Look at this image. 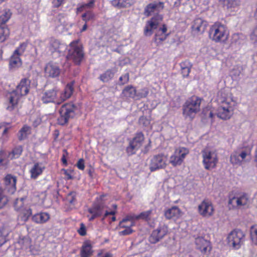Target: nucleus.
<instances>
[{"label": "nucleus", "instance_id": "obj_51", "mask_svg": "<svg viewBox=\"0 0 257 257\" xmlns=\"http://www.w3.org/2000/svg\"><path fill=\"white\" fill-rule=\"evenodd\" d=\"M124 220L123 225H130L132 222H135V215L132 214L127 215L121 221Z\"/></svg>", "mask_w": 257, "mask_h": 257}, {"label": "nucleus", "instance_id": "obj_60", "mask_svg": "<svg viewBox=\"0 0 257 257\" xmlns=\"http://www.w3.org/2000/svg\"><path fill=\"white\" fill-rule=\"evenodd\" d=\"M76 166L80 170H84L85 168V162L83 158L78 160Z\"/></svg>", "mask_w": 257, "mask_h": 257}, {"label": "nucleus", "instance_id": "obj_46", "mask_svg": "<svg viewBox=\"0 0 257 257\" xmlns=\"http://www.w3.org/2000/svg\"><path fill=\"white\" fill-rule=\"evenodd\" d=\"M139 124L140 127H149L150 126V120L146 117L141 116L139 120Z\"/></svg>", "mask_w": 257, "mask_h": 257}, {"label": "nucleus", "instance_id": "obj_41", "mask_svg": "<svg viewBox=\"0 0 257 257\" xmlns=\"http://www.w3.org/2000/svg\"><path fill=\"white\" fill-rule=\"evenodd\" d=\"M181 67L182 74L183 77L188 76L191 69V65L188 61L182 62L180 64Z\"/></svg>", "mask_w": 257, "mask_h": 257}, {"label": "nucleus", "instance_id": "obj_11", "mask_svg": "<svg viewBox=\"0 0 257 257\" xmlns=\"http://www.w3.org/2000/svg\"><path fill=\"white\" fill-rule=\"evenodd\" d=\"M203 164L206 170H211L216 167L218 162L217 154L212 151L204 150L202 151Z\"/></svg>", "mask_w": 257, "mask_h": 257}, {"label": "nucleus", "instance_id": "obj_1", "mask_svg": "<svg viewBox=\"0 0 257 257\" xmlns=\"http://www.w3.org/2000/svg\"><path fill=\"white\" fill-rule=\"evenodd\" d=\"M74 82H71L66 86L64 92L61 94V101H55L57 95V91L54 88L45 92L42 97V100L44 103L55 102L59 104L61 102L69 98L73 91Z\"/></svg>", "mask_w": 257, "mask_h": 257}, {"label": "nucleus", "instance_id": "obj_19", "mask_svg": "<svg viewBox=\"0 0 257 257\" xmlns=\"http://www.w3.org/2000/svg\"><path fill=\"white\" fill-rule=\"evenodd\" d=\"M17 177L11 174H7L4 179L5 189L11 194H14L16 190Z\"/></svg>", "mask_w": 257, "mask_h": 257}, {"label": "nucleus", "instance_id": "obj_54", "mask_svg": "<svg viewBox=\"0 0 257 257\" xmlns=\"http://www.w3.org/2000/svg\"><path fill=\"white\" fill-rule=\"evenodd\" d=\"M7 154L3 150H0V167L5 166L6 163H5L6 160Z\"/></svg>", "mask_w": 257, "mask_h": 257}, {"label": "nucleus", "instance_id": "obj_13", "mask_svg": "<svg viewBox=\"0 0 257 257\" xmlns=\"http://www.w3.org/2000/svg\"><path fill=\"white\" fill-rule=\"evenodd\" d=\"M163 21V16L157 14L153 17L150 20L147 22L144 28V34L145 36H151L153 31L157 29L159 25Z\"/></svg>", "mask_w": 257, "mask_h": 257}, {"label": "nucleus", "instance_id": "obj_64", "mask_svg": "<svg viewBox=\"0 0 257 257\" xmlns=\"http://www.w3.org/2000/svg\"><path fill=\"white\" fill-rule=\"evenodd\" d=\"M12 127L11 125V123H9V122H2L1 124H0V128H6V129H7V128H11V127Z\"/></svg>", "mask_w": 257, "mask_h": 257}, {"label": "nucleus", "instance_id": "obj_39", "mask_svg": "<svg viewBox=\"0 0 257 257\" xmlns=\"http://www.w3.org/2000/svg\"><path fill=\"white\" fill-rule=\"evenodd\" d=\"M114 73L115 72L111 69H108L100 75L99 78L103 82H107L113 77Z\"/></svg>", "mask_w": 257, "mask_h": 257}, {"label": "nucleus", "instance_id": "obj_5", "mask_svg": "<svg viewBox=\"0 0 257 257\" xmlns=\"http://www.w3.org/2000/svg\"><path fill=\"white\" fill-rule=\"evenodd\" d=\"M68 49V53L66 59L72 60L76 65L80 64L83 58L84 53L82 47L78 44V41H74L71 42Z\"/></svg>", "mask_w": 257, "mask_h": 257}, {"label": "nucleus", "instance_id": "obj_58", "mask_svg": "<svg viewBox=\"0 0 257 257\" xmlns=\"http://www.w3.org/2000/svg\"><path fill=\"white\" fill-rule=\"evenodd\" d=\"M120 84L123 85L128 82L129 80V74L125 73L124 75L120 76L119 79Z\"/></svg>", "mask_w": 257, "mask_h": 257}, {"label": "nucleus", "instance_id": "obj_14", "mask_svg": "<svg viewBox=\"0 0 257 257\" xmlns=\"http://www.w3.org/2000/svg\"><path fill=\"white\" fill-rule=\"evenodd\" d=\"M168 227L163 224L160 225L156 229L153 230L149 237V241L155 244L161 240L168 233Z\"/></svg>", "mask_w": 257, "mask_h": 257}, {"label": "nucleus", "instance_id": "obj_50", "mask_svg": "<svg viewBox=\"0 0 257 257\" xmlns=\"http://www.w3.org/2000/svg\"><path fill=\"white\" fill-rule=\"evenodd\" d=\"M227 7L232 8L239 5V0H222Z\"/></svg>", "mask_w": 257, "mask_h": 257}, {"label": "nucleus", "instance_id": "obj_63", "mask_svg": "<svg viewBox=\"0 0 257 257\" xmlns=\"http://www.w3.org/2000/svg\"><path fill=\"white\" fill-rule=\"evenodd\" d=\"M116 210H113V211H106L103 216L102 219L104 220L109 215H111L114 216L115 214H116Z\"/></svg>", "mask_w": 257, "mask_h": 257}, {"label": "nucleus", "instance_id": "obj_9", "mask_svg": "<svg viewBox=\"0 0 257 257\" xmlns=\"http://www.w3.org/2000/svg\"><path fill=\"white\" fill-rule=\"evenodd\" d=\"M235 102L230 98H226L222 101V105L218 107L217 116L222 119L229 118L232 114Z\"/></svg>", "mask_w": 257, "mask_h": 257}, {"label": "nucleus", "instance_id": "obj_29", "mask_svg": "<svg viewBox=\"0 0 257 257\" xmlns=\"http://www.w3.org/2000/svg\"><path fill=\"white\" fill-rule=\"evenodd\" d=\"M124 220L120 221L119 222L118 226L116 227V228L119 229L120 228H124L123 230L120 231L118 232V235L120 236H125L131 234L134 232L133 229H132V227L135 226V222H132L130 225H123V222H124Z\"/></svg>", "mask_w": 257, "mask_h": 257}, {"label": "nucleus", "instance_id": "obj_24", "mask_svg": "<svg viewBox=\"0 0 257 257\" xmlns=\"http://www.w3.org/2000/svg\"><path fill=\"white\" fill-rule=\"evenodd\" d=\"M164 8V4L162 2L153 3L148 5L145 8L144 15L146 17H149L152 13L158 12L159 9H163Z\"/></svg>", "mask_w": 257, "mask_h": 257}, {"label": "nucleus", "instance_id": "obj_35", "mask_svg": "<svg viewBox=\"0 0 257 257\" xmlns=\"http://www.w3.org/2000/svg\"><path fill=\"white\" fill-rule=\"evenodd\" d=\"M19 212L20 213L19 216L21 218V219L25 221H27L32 214V209L27 206L24 208L20 211H19Z\"/></svg>", "mask_w": 257, "mask_h": 257}, {"label": "nucleus", "instance_id": "obj_32", "mask_svg": "<svg viewBox=\"0 0 257 257\" xmlns=\"http://www.w3.org/2000/svg\"><path fill=\"white\" fill-rule=\"evenodd\" d=\"M181 210L177 206H173L165 211L164 215L166 218H178L180 216Z\"/></svg>", "mask_w": 257, "mask_h": 257}, {"label": "nucleus", "instance_id": "obj_43", "mask_svg": "<svg viewBox=\"0 0 257 257\" xmlns=\"http://www.w3.org/2000/svg\"><path fill=\"white\" fill-rule=\"evenodd\" d=\"M237 154V156H238L240 159L241 162H245L246 158L248 157L250 158V151H246V150H237L235 151Z\"/></svg>", "mask_w": 257, "mask_h": 257}, {"label": "nucleus", "instance_id": "obj_48", "mask_svg": "<svg viewBox=\"0 0 257 257\" xmlns=\"http://www.w3.org/2000/svg\"><path fill=\"white\" fill-rule=\"evenodd\" d=\"M250 237L252 241L257 244V225H253L250 228Z\"/></svg>", "mask_w": 257, "mask_h": 257}, {"label": "nucleus", "instance_id": "obj_16", "mask_svg": "<svg viewBox=\"0 0 257 257\" xmlns=\"http://www.w3.org/2000/svg\"><path fill=\"white\" fill-rule=\"evenodd\" d=\"M198 211L202 217L209 218L213 215L214 208L210 201L208 199H204L198 205Z\"/></svg>", "mask_w": 257, "mask_h": 257}, {"label": "nucleus", "instance_id": "obj_20", "mask_svg": "<svg viewBox=\"0 0 257 257\" xmlns=\"http://www.w3.org/2000/svg\"><path fill=\"white\" fill-rule=\"evenodd\" d=\"M31 81L27 78L22 79L19 84L17 86L15 91L17 92L20 96L26 95L29 92Z\"/></svg>", "mask_w": 257, "mask_h": 257}, {"label": "nucleus", "instance_id": "obj_44", "mask_svg": "<svg viewBox=\"0 0 257 257\" xmlns=\"http://www.w3.org/2000/svg\"><path fill=\"white\" fill-rule=\"evenodd\" d=\"M18 243L22 249H27L31 245V240L28 237H24L19 240Z\"/></svg>", "mask_w": 257, "mask_h": 257}, {"label": "nucleus", "instance_id": "obj_28", "mask_svg": "<svg viewBox=\"0 0 257 257\" xmlns=\"http://www.w3.org/2000/svg\"><path fill=\"white\" fill-rule=\"evenodd\" d=\"M21 96L15 90L13 91L8 95L9 100V105L7 109L9 110H12L18 104Z\"/></svg>", "mask_w": 257, "mask_h": 257}, {"label": "nucleus", "instance_id": "obj_53", "mask_svg": "<svg viewBox=\"0 0 257 257\" xmlns=\"http://www.w3.org/2000/svg\"><path fill=\"white\" fill-rule=\"evenodd\" d=\"M94 3V0H90V1L85 4L82 5L81 7L78 8L77 9V12H81L83 11V10L85 8H90L93 7Z\"/></svg>", "mask_w": 257, "mask_h": 257}, {"label": "nucleus", "instance_id": "obj_40", "mask_svg": "<svg viewBox=\"0 0 257 257\" xmlns=\"http://www.w3.org/2000/svg\"><path fill=\"white\" fill-rule=\"evenodd\" d=\"M10 34V30L7 26H0V42H4Z\"/></svg>", "mask_w": 257, "mask_h": 257}, {"label": "nucleus", "instance_id": "obj_45", "mask_svg": "<svg viewBox=\"0 0 257 257\" xmlns=\"http://www.w3.org/2000/svg\"><path fill=\"white\" fill-rule=\"evenodd\" d=\"M240 160V158L237 156V154L235 151L230 155V162L233 165H240L242 163Z\"/></svg>", "mask_w": 257, "mask_h": 257}, {"label": "nucleus", "instance_id": "obj_25", "mask_svg": "<svg viewBox=\"0 0 257 257\" xmlns=\"http://www.w3.org/2000/svg\"><path fill=\"white\" fill-rule=\"evenodd\" d=\"M45 72L49 77H56L59 75L60 69L57 64L49 63L45 67Z\"/></svg>", "mask_w": 257, "mask_h": 257}, {"label": "nucleus", "instance_id": "obj_4", "mask_svg": "<svg viewBox=\"0 0 257 257\" xmlns=\"http://www.w3.org/2000/svg\"><path fill=\"white\" fill-rule=\"evenodd\" d=\"M249 198L245 193L238 194L235 196L230 195L227 206L229 210H239L247 207Z\"/></svg>", "mask_w": 257, "mask_h": 257}, {"label": "nucleus", "instance_id": "obj_57", "mask_svg": "<svg viewBox=\"0 0 257 257\" xmlns=\"http://www.w3.org/2000/svg\"><path fill=\"white\" fill-rule=\"evenodd\" d=\"M78 234L81 236H85L86 234V228L83 223H81L80 228L77 230Z\"/></svg>", "mask_w": 257, "mask_h": 257}, {"label": "nucleus", "instance_id": "obj_36", "mask_svg": "<svg viewBox=\"0 0 257 257\" xmlns=\"http://www.w3.org/2000/svg\"><path fill=\"white\" fill-rule=\"evenodd\" d=\"M153 209H150L146 211L141 212L138 215H135V220L142 219L146 221H150L153 215Z\"/></svg>", "mask_w": 257, "mask_h": 257}, {"label": "nucleus", "instance_id": "obj_8", "mask_svg": "<svg viewBox=\"0 0 257 257\" xmlns=\"http://www.w3.org/2000/svg\"><path fill=\"white\" fill-rule=\"evenodd\" d=\"M189 153V150L187 148L183 147L177 148L175 149L174 153L170 157L169 163L173 167L180 166Z\"/></svg>", "mask_w": 257, "mask_h": 257}, {"label": "nucleus", "instance_id": "obj_61", "mask_svg": "<svg viewBox=\"0 0 257 257\" xmlns=\"http://www.w3.org/2000/svg\"><path fill=\"white\" fill-rule=\"evenodd\" d=\"M63 152H64V154H63L62 158H61V161L64 165L67 166V161L66 159V157L68 155V152L66 150H64Z\"/></svg>", "mask_w": 257, "mask_h": 257}, {"label": "nucleus", "instance_id": "obj_31", "mask_svg": "<svg viewBox=\"0 0 257 257\" xmlns=\"http://www.w3.org/2000/svg\"><path fill=\"white\" fill-rule=\"evenodd\" d=\"M50 215L47 212H40L34 214L32 217V221L38 224H43L46 222L50 219Z\"/></svg>", "mask_w": 257, "mask_h": 257}, {"label": "nucleus", "instance_id": "obj_27", "mask_svg": "<svg viewBox=\"0 0 257 257\" xmlns=\"http://www.w3.org/2000/svg\"><path fill=\"white\" fill-rule=\"evenodd\" d=\"M50 46L51 50H53V51H57L59 53H63L67 49L65 44L61 43L59 40L54 38L50 39Z\"/></svg>", "mask_w": 257, "mask_h": 257}, {"label": "nucleus", "instance_id": "obj_10", "mask_svg": "<svg viewBox=\"0 0 257 257\" xmlns=\"http://www.w3.org/2000/svg\"><path fill=\"white\" fill-rule=\"evenodd\" d=\"M144 139V136L142 133H137L136 136L130 140L128 146L126 148L127 154L128 156L135 154L142 146Z\"/></svg>", "mask_w": 257, "mask_h": 257}, {"label": "nucleus", "instance_id": "obj_3", "mask_svg": "<svg viewBox=\"0 0 257 257\" xmlns=\"http://www.w3.org/2000/svg\"><path fill=\"white\" fill-rule=\"evenodd\" d=\"M228 32L223 25L216 23L212 25L209 30V37L215 42H224L228 38Z\"/></svg>", "mask_w": 257, "mask_h": 257}, {"label": "nucleus", "instance_id": "obj_38", "mask_svg": "<svg viewBox=\"0 0 257 257\" xmlns=\"http://www.w3.org/2000/svg\"><path fill=\"white\" fill-rule=\"evenodd\" d=\"M11 13L9 10H5L0 12V25L5 24L10 19Z\"/></svg>", "mask_w": 257, "mask_h": 257}, {"label": "nucleus", "instance_id": "obj_33", "mask_svg": "<svg viewBox=\"0 0 257 257\" xmlns=\"http://www.w3.org/2000/svg\"><path fill=\"white\" fill-rule=\"evenodd\" d=\"M134 3L135 0H112L111 1V5L118 9L130 7Z\"/></svg>", "mask_w": 257, "mask_h": 257}, {"label": "nucleus", "instance_id": "obj_37", "mask_svg": "<svg viewBox=\"0 0 257 257\" xmlns=\"http://www.w3.org/2000/svg\"><path fill=\"white\" fill-rule=\"evenodd\" d=\"M23 151V149L22 146L16 147L9 153V157L11 160L18 158L21 155Z\"/></svg>", "mask_w": 257, "mask_h": 257}, {"label": "nucleus", "instance_id": "obj_30", "mask_svg": "<svg viewBox=\"0 0 257 257\" xmlns=\"http://www.w3.org/2000/svg\"><path fill=\"white\" fill-rule=\"evenodd\" d=\"M121 97L126 99L133 98L136 99V89L132 85L126 86L122 90L121 94Z\"/></svg>", "mask_w": 257, "mask_h": 257}, {"label": "nucleus", "instance_id": "obj_18", "mask_svg": "<svg viewBox=\"0 0 257 257\" xmlns=\"http://www.w3.org/2000/svg\"><path fill=\"white\" fill-rule=\"evenodd\" d=\"M195 244L197 249L203 255H208L212 249L211 242L204 237L199 236L195 239Z\"/></svg>", "mask_w": 257, "mask_h": 257}, {"label": "nucleus", "instance_id": "obj_26", "mask_svg": "<svg viewBox=\"0 0 257 257\" xmlns=\"http://www.w3.org/2000/svg\"><path fill=\"white\" fill-rule=\"evenodd\" d=\"M207 24V22L203 19L196 18L193 22L192 29L193 31L202 33L205 30Z\"/></svg>", "mask_w": 257, "mask_h": 257}, {"label": "nucleus", "instance_id": "obj_55", "mask_svg": "<svg viewBox=\"0 0 257 257\" xmlns=\"http://www.w3.org/2000/svg\"><path fill=\"white\" fill-rule=\"evenodd\" d=\"M29 131H30V130H20L18 135L19 140L22 141L25 139L27 137L28 135L30 133H28Z\"/></svg>", "mask_w": 257, "mask_h": 257}, {"label": "nucleus", "instance_id": "obj_23", "mask_svg": "<svg viewBox=\"0 0 257 257\" xmlns=\"http://www.w3.org/2000/svg\"><path fill=\"white\" fill-rule=\"evenodd\" d=\"M156 30L157 31L154 36V41L157 43L165 41L169 35V34L167 33V27L165 24H163L162 27Z\"/></svg>", "mask_w": 257, "mask_h": 257}, {"label": "nucleus", "instance_id": "obj_17", "mask_svg": "<svg viewBox=\"0 0 257 257\" xmlns=\"http://www.w3.org/2000/svg\"><path fill=\"white\" fill-rule=\"evenodd\" d=\"M27 47V44L22 43L20 46L14 51L13 55L10 60V66L11 68H16L20 67L21 64V60L19 56L24 52Z\"/></svg>", "mask_w": 257, "mask_h": 257}, {"label": "nucleus", "instance_id": "obj_22", "mask_svg": "<svg viewBox=\"0 0 257 257\" xmlns=\"http://www.w3.org/2000/svg\"><path fill=\"white\" fill-rule=\"evenodd\" d=\"M45 169V166L42 163L37 162L34 163L29 171L31 178L36 179L38 177L42 174Z\"/></svg>", "mask_w": 257, "mask_h": 257}, {"label": "nucleus", "instance_id": "obj_34", "mask_svg": "<svg viewBox=\"0 0 257 257\" xmlns=\"http://www.w3.org/2000/svg\"><path fill=\"white\" fill-rule=\"evenodd\" d=\"M27 197L25 196L20 198H17L14 203V207L17 212L20 211L24 208L27 206Z\"/></svg>", "mask_w": 257, "mask_h": 257}, {"label": "nucleus", "instance_id": "obj_49", "mask_svg": "<svg viewBox=\"0 0 257 257\" xmlns=\"http://www.w3.org/2000/svg\"><path fill=\"white\" fill-rule=\"evenodd\" d=\"M8 197L4 195L3 190L0 188V208H3L8 202Z\"/></svg>", "mask_w": 257, "mask_h": 257}, {"label": "nucleus", "instance_id": "obj_62", "mask_svg": "<svg viewBox=\"0 0 257 257\" xmlns=\"http://www.w3.org/2000/svg\"><path fill=\"white\" fill-rule=\"evenodd\" d=\"M64 1L65 0H52L53 7L55 8H58L64 3Z\"/></svg>", "mask_w": 257, "mask_h": 257}, {"label": "nucleus", "instance_id": "obj_7", "mask_svg": "<svg viewBox=\"0 0 257 257\" xmlns=\"http://www.w3.org/2000/svg\"><path fill=\"white\" fill-rule=\"evenodd\" d=\"M76 109L77 107L72 103L63 104L59 110L60 117L58 119V123L63 125L67 123L69 118L74 117Z\"/></svg>", "mask_w": 257, "mask_h": 257}, {"label": "nucleus", "instance_id": "obj_52", "mask_svg": "<svg viewBox=\"0 0 257 257\" xmlns=\"http://www.w3.org/2000/svg\"><path fill=\"white\" fill-rule=\"evenodd\" d=\"M94 14L91 11H87L82 15V20L85 23L89 22L93 19Z\"/></svg>", "mask_w": 257, "mask_h": 257}, {"label": "nucleus", "instance_id": "obj_2", "mask_svg": "<svg viewBox=\"0 0 257 257\" xmlns=\"http://www.w3.org/2000/svg\"><path fill=\"white\" fill-rule=\"evenodd\" d=\"M202 99L194 95L189 98L183 106V114L186 118L192 119L200 110Z\"/></svg>", "mask_w": 257, "mask_h": 257}, {"label": "nucleus", "instance_id": "obj_21", "mask_svg": "<svg viewBox=\"0 0 257 257\" xmlns=\"http://www.w3.org/2000/svg\"><path fill=\"white\" fill-rule=\"evenodd\" d=\"M94 252L93 246L89 240L84 241L80 249V257H91Z\"/></svg>", "mask_w": 257, "mask_h": 257}, {"label": "nucleus", "instance_id": "obj_15", "mask_svg": "<svg viewBox=\"0 0 257 257\" xmlns=\"http://www.w3.org/2000/svg\"><path fill=\"white\" fill-rule=\"evenodd\" d=\"M104 207V203L102 201L98 199L94 201L91 207L88 209V212L91 214L90 216H88L89 221H92L94 219L100 217L103 214Z\"/></svg>", "mask_w": 257, "mask_h": 257}, {"label": "nucleus", "instance_id": "obj_12", "mask_svg": "<svg viewBox=\"0 0 257 257\" xmlns=\"http://www.w3.org/2000/svg\"><path fill=\"white\" fill-rule=\"evenodd\" d=\"M168 157L160 154L155 155L150 160V170L151 172L165 168L167 165Z\"/></svg>", "mask_w": 257, "mask_h": 257}, {"label": "nucleus", "instance_id": "obj_42", "mask_svg": "<svg viewBox=\"0 0 257 257\" xmlns=\"http://www.w3.org/2000/svg\"><path fill=\"white\" fill-rule=\"evenodd\" d=\"M29 120L32 123V126L37 127L41 122V118L37 114H33L31 115Z\"/></svg>", "mask_w": 257, "mask_h": 257}, {"label": "nucleus", "instance_id": "obj_6", "mask_svg": "<svg viewBox=\"0 0 257 257\" xmlns=\"http://www.w3.org/2000/svg\"><path fill=\"white\" fill-rule=\"evenodd\" d=\"M228 245L235 249L240 248L245 239V234L240 229H235L231 231L227 236Z\"/></svg>", "mask_w": 257, "mask_h": 257}, {"label": "nucleus", "instance_id": "obj_59", "mask_svg": "<svg viewBox=\"0 0 257 257\" xmlns=\"http://www.w3.org/2000/svg\"><path fill=\"white\" fill-rule=\"evenodd\" d=\"M250 39L253 43L257 44V26L251 34Z\"/></svg>", "mask_w": 257, "mask_h": 257}, {"label": "nucleus", "instance_id": "obj_56", "mask_svg": "<svg viewBox=\"0 0 257 257\" xmlns=\"http://www.w3.org/2000/svg\"><path fill=\"white\" fill-rule=\"evenodd\" d=\"M67 200L70 203L73 204L76 201V193L70 192L67 196Z\"/></svg>", "mask_w": 257, "mask_h": 257}, {"label": "nucleus", "instance_id": "obj_47", "mask_svg": "<svg viewBox=\"0 0 257 257\" xmlns=\"http://www.w3.org/2000/svg\"><path fill=\"white\" fill-rule=\"evenodd\" d=\"M149 89L147 88H144L140 90L138 92H136V99H140L146 97L149 94Z\"/></svg>", "mask_w": 257, "mask_h": 257}]
</instances>
